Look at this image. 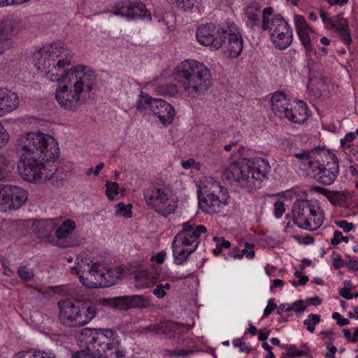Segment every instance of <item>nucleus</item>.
Returning <instances> with one entry per match:
<instances>
[{
  "mask_svg": "<svg viewBox=\"0 0 358 358\" xmlns=\"http://www.w3.org/2000/svg\"><path fill=\"white\" fill-rule=\"evenodd\" d=\"M17 273H18L19 277L22 280H25V281L31 280L34 278L33 271L29 270L24 266H20L17 270Z\"/></svg>",
  "mask_w": 358,
  "mask_h": 358,
  "instance_id": "c03bdc74",
  "label": "nucleus"
},
{
  "mask_svg": "<svg viewBox=\"0 0 358 358\" xmlns=\"http://www.w3.org/2000/svg\"><path fill=\"white\" fill-rule=\"evenodd\" d=\"M45 162L48 161L40 156H20L17 164V171L21 178L29 182L43 183L54 174L52 166Z\"/></svg>",
  "mask_w": 358,
  "mask_h": 358,
  "instance_id": "9b49d317",
  "label": "nucleus"
},
{
  "mask_svg": "<svg viewBox=\"0 0 358 358\" xmlns=\"http://www.w3.org/2000/svg\"><path fill=\"white\" fill-rule=\"evenodd\" d=\"M27 192L10 185H0V210L6 212L21 207L27 200Z\"/></svg>",
  "mask_w": 358,
  "mask_h": 358,
  "instance_id": "dca6fc26",
  "label": "nucleus"
},
{
  "mask_svg": "<svg viewBox=\"0 0 358 358\" xmlns=\"http://www.w3.org/2000/svg\"><path fill=\"white\" fill-rule=\"evenodd\" d=\"M34 65L46 79L57 83L55 98L61 108L76 110L96 85L94 71L89 66L71 64L70 50L53 43L34 52Z\"/></svg>",
  "mask_w": 358,
  "mask_h": 358,
  "instance_id": "f257e3e1",
  "label": "nucleus"
},
{
  "mask_svg": "<svg viewBox=\"0 0 358 358\" xmlns=\"http://www.w3.org/2000/svg\"><path fill=\"white\" fill-rule=\"evenodd\" d=\"M287 115V116H285L284 118L296 124H302L308 118L307 106L302 101L294 102V105H292Z\"/></svg>",
  "mask_w": 358,
  "mask_h": 358,
  "instance_id": "c85d7f7f",
  "label": "nucleus"
},
{
  "mask_svg": "<svg viewBox=\"0 0 358 358\" xmlns=\"http://www.w3.org/2000/svg\"><path fill=\"white\" fill-rule=\"evenodd\" d=\"M294 222L308 231L318 229L323 224L324 215L317 201L300 199L292 206Z\"/></svg>",
  "mask_w": 358,
  "mask_h": 358,
  "instance_id": "6e6552de",
  "label": "nucleus"
},
{
  "mask_svg": "<svg viewBox=\"0 0 358 358\" xmlns=\"http://www.w3.org/2000/svg\"><path fill=\"white\" fill-rule=\"evenodd\" d=\"M224 42L223 52L229 58L236 59L240 56L243 48V39L239 28L233 22L224 25Z\"/></svg>",
  "mask_w": 358,
  "mask_h": 358,
  "instance_id": "f3484780",
  "label": "nucleus"
},
{
  "mask_svg": "<svg viewBox=\"0 0 358 358\" xmlns=\"http://www.w3.org/2000/svg\"><path fill=\"white\" fill-rule=\"evenodd\" d=\"M332 265L336 269H339L345 266V262L341 258L340 255H337L332 259Z\"/></svg>",
  "mask_w": 358,
  "mask_h": 358,
  "instance_id": "bf43d9fd",
  "label": "nucleus"
},
{
  "mask_svg": "<svg viewBox=\"0 0 358 358\" xmlns=\"http://www.w3.org/2000/svg\"><path fill=\"white\" fill-rule=\"evenodd\" d=\"M94 341L98 343L97 353L90 355L84 351L73 355V358H124V351L118 348L119 336L110 329H94Z\"/></svg>",
  "mask_w": 358,
  "mask_h": 358,
  "instance_id": "1a4fd4ad",
  "label": "nucleus"
},
{
  "mask_svg": "<svg viewBox=\"0 0 358 358\" xmlns=\"http://www.w3.org/2000/svg\"><path fill=\"white\" fill-rule=\"evenodd\" d=\"M169 283L158 284L156 288L152 290L153 294L158 299H163L166 295V291L171 289Z\"/></svg>",
  "mask_w": 358,
  "mask_h": 358,
  "instance_id": "ea45409f",
  "label": "nucleus"
},
{
  "mask_svg": "<svg viewBox=\"0 0 358 358\" xmlns=\"http://www.w3.org/2000/svg\"><path fill=\"white\" fill-rule=\"evenodd\" d=\"M134 278L138 288L143 289L152 286L156 280V276L150 274L147 270H139L136 273Z\"/></svg>",
  "mask_w": 358,
  "mask_h": 358,
  "instance_id": "473e14b6",
  "label": "nucleus"
},
{
  "mask_svg": "<svg viewBox=\"0 0 358 358\" xmlns=\"http://www.w3.org/2000/svg\"><path fill=\"white\" fill-rule=\"evenodd\" d=\"M76 222L71 220H62L59 219V223L55 229V236L58 241L66 239L76 229Z\"/></svg>",
  "mask_w": 358,
  "mask_h": 358,
  "instance_id": "c756f323",
  "label": "nucleus"
},
{
  "mask_svg": "<svg viewBox=\"0 0 358 358\" xmlns=\"http://www.w3.org/2000/svg\"><path fill=\"white\" fill-rule=\"evenodd\" d=\"M181 166L185 169H188L191 167H193L195 169L199 170V169H200V167H201L200 163L198 162H196L192 158H189L187 160H182L181 162Z\"/></svg>",
  "mask_w": 358,
  "mask_h": 358,
  "instance_id": "09e8293b",
  "label": "nucleus"
},
{
  "mask_svg": "<svg viewBox=\"0 0 358 358\" xmlns=\"http://www.w3.org/2000/svg\"><path fill=\"white\" fill-rule=\"evenodd\" d=\"M199 209L209 215L220 213L228 206L227 189L210 177L201 178L196 186Z\"/></svg>",
  "mask_w": 358,
  "mask_h": 358,
  "instance_id": "20e7f679",
  "label": "nucleus"
},
{
  "mask_svg": "<svg viewBox=\"0 0 358 358\" xmlns=\"http://www.w3.org/2000/svg\"><path fill=\"white\" fill-rule=\"evenodd\" d=\"M213 240L215 241L216 245L218 247L217 254H220L222 248H228L231 245L230 242L225 240L222 237L215 236Z\"/></svg>",
  "mask_w": 358,
  "mask_h": 358,
  "instance_id": "3c124183",
  "label": "nucleus"
},
{
  "mask_svg": "<svg viewBox=\"0 0 358 358\" xmlns=\"http://www.w3.org/2000/svg\"><path fill=\"white\" fill-rule=\"evenodd\" d=\"M282 348L287 350L285 356L288 358L305 355L304 351L299 350L295 345H282Z\"/></svg>",
  "mask_w": 358,
  "mask_h": 358,
  "instance_id": "79ce46f5",
  "label": "nucleus"
},
{
  "mask_svg": "<svg viewBox=\"0 0 358 358\" xmlns=\"http://www.w3.org/2000/svg\"><path fill=\"white\" fill-rule=\"evenodd\" d=\"M194 351L191 350H173L170 352V355L173 356H187L192 354Z\"/></svg>",
  "mask_w": 358,
  "mask_h": 358,
  "instance_id": "0e129e2a",
  "label": "nucleus"
},
{
  "mask_svg": "<svg viewBox=\"0 0 358 358\" xmlns=\"http://www.w3.org/2000/svg\"><path fill=\"white\" fill-rule=\"evenodd\" d=\"M254 245L248 243H245V248L241 250V253L233 252L232 257L234 259H241L243 256H245L249 259H252L255 257V251L253 250Z\"/></svg>",
  "mask_w": 358,
  "mask_h": 358,
  "instance_id": "c9c22d12",
  "label": "nucleus"
},
{
  "mask_svg": "<svg viewBox=\"0 0 358 358\" xmlns=\"http://www.w3.org/2000/svg\"><path fill=\"white\" fill-rule=\"evenodd\" d=\"M58 319L68 327H81L89 324L97 315L96 305L90 300H61L57 303Z\"/></svg>",
  "mask_w": 358,
  "mask_h": 358,
  "instance_id": "39448f33",
  "label": "nucleus"
},
{
  "mask_svg": "<svg viewBox=\"0 0 358 358\" xmlns=\"http://www.w3.org/2000/svg\"><path fill=\"white\" fill-rule=\"evenodd\" d=\"M249 173V189H252L268 178L271 167L267 159L263 157H251L247 159Z\"/></svg>",
  "mask_w": 358,
  "mask_h": 358,
  "instance_id": "aec40b11",
  "label": "nucleus"
},
{
  "mask_svg": "<svg viewBox=\"0 0 358 358\" xmlns=\"http://www.w3.org/2000/svg\"><path fill=\"white\" fill-rule=\"evenodd\" d=\"M321 321L320 316L317 314H310L307 318L303 321L304 325L308 331L313 333L315 329L316 324H319Z\"/></svg>",
  "mask_w": 358,
  "mask_h": 358,
  "instance_id": "e433bc0d",
  "label": "nucleus"
},
{
  "mask_svg": "<svg viewBox=\"0 0 358 358\" xmlns=\"http://www.w3.org/2000/svg\"><path fill=\"white\" fill-rule=\"evenodd\" d=\"M137 108L143 115H152L164 127L171 125L175 119L176 111L169 102L162 99L152 98L141 92L137 102Z\"/></svg>",
  "mask_w": 358,
  "mask_h": 358,
  "instance_id": "f8f14e48",
  "label": "nucleus"
},
{
  "mask_svg": "<svg viewBox=\"0 0 358 358\" xmlns=\"http://www.w3.org/2000/svg\"><path fill=\"white\" fill-rule=\"evenodd\" d=\"M115 217H123L124 218H130L132 216V205L130 203L125 204L123 202H119L115 206Z\"/></svg>",
  "mask_w": 358,
  "mask_h": 358,
  "instance_id": "72a5a7b5",
  "label": "nucleus"
},
{
  "mask_svg": "<svg viewBox=\"0 0 358 358\" xmlns=\"http://www.w3.org/2000/svg\"><path fill=\"white\" fill-rule=\"evenodd\" d=\"M332 318L336 321L338 325L342 327L348 325L350 324V320L347 318H344L339 313H333Z\"/></svg>",
  "mask_w": 358,
  "mask_h": 358,
  "instance_id": "5fc2aeb1",
  "label": "nucleus"
},
{
  "mask_svg": "<svg viewBox=\"0 0 358 358\" xmlns=\"http://www.w3.org/2000/svg\"><path fill=\"white\" fill-rule=\"evenodd\" d=\"M245 14L252 24L259 20V8L257 4H250L245 8Z\"/></svg>",
  "mask_w": 358,
  "mask_h": 358,
  "instance_id": "f704fd0d",
  "label": "nucleus"
},
{
  "mask_svg": "<svg viewBox=\"0 0 358 358\" xmlns=\"http://www.w3.org/2000/svg\"><path fill=\"white\" fill-rule=\"evenodd\" d=\"M222 173L226 179L236 181L243 187L249 189L247 159H245L242 163L233 161L228 164L224 166Z\"/></svg>",
  "mask_w": 358,
  "mask_h": 358,
  "instance_id": "4be33fe9",
  "label": "nucleus"
},
{
  "mask_svg": "<svg viewBox=\"0 0 358 358\" xmlns=\"http://www.w3.org/2000/svg\"><path fill=\"white\" fill-rule=\"evenodd\" d=\"M335 224L338 227L342 229L345 233L350 232L355 227V226L352 223H350L344 220L336 221Z\"/></svg>",
  "mask_w": 358,
  "mask_h": 358,
  "instance_id": "603ef678",
  "label": "nucleus"
},
{
  "mask_svg": "<svg viewBox=\"0 0 358 358\" xmlns=\"http://www.w3.org/2000/svg\"><path fill=\"white\" fill-rule=\"evenodd\" d=\"M270 334V331L267 329H261L258 331V339L259 341H265L268 338Z\"/></svg>",
  "mask_w": 358,
  "mask_h": 358,
  "instance_id": "69168bd1",
  "label": "nucleus"
},
{
  "mask_svg": "<svg viewBox=\"0 0 358 358\" xmlns=\"http://www.w3.org/2000/svg\"><path fill=\"white\" fill-rule=\"evenodd\" d=\"M345 266L349 270L357 271H358V259H349L345 262Z\"/></svg>",
  "mask_w": 358,
  "mask_h": 358,
  "instance_id": "052dcab7",
  "label": "nucleus"
},
{
  "mask_svg": "<svg viewBox=\"0 0 358 358\" xmlns=\"http://www.w3.org/2000/svg\"><path fill=\"white\" fill-rule=\"evenodd\" d=\"M224 25L217 29L212 23L200 25L196 31V41L212 51L220 49L224 42Z\"/></svg>",
  "mask_w": 358,
  "mask_h": 358,
  "instance_id": "2eb2a0df",
  "label": "nucleus"
},
{
  "mask_svg": "<svg viewBox=\"0 0 358 358\" xmlns=\"http://www.w3.org/2000/svg\"><path fill=\"white\" fill-rule=\"evenodd\" d=\"M296 164L306 176L329 185L332 184L339 173V162L336 155L325 147L310 150H301L294 154Z\"/></svg>",
  "mask_w": 358,
  "mask_h": 358,
  "instance_id": "f03ea898",
  "label": "nucleus"
},
{
  "mask_svg": "<svg viewBox=\"0 0 358 358\" xmlns=\"http://www.w3.org/2000/svg\"><path fill=\"white\" fill-rule=\"evenodd\" d=\"M113 13L115 15L131 20H151V14L148 11L145 5L138 0H126L118 2L113 8Z\"/></svg>",
  "mask_w": 358,
  "mask_h": 358,
  "instance_id": "6ab92c4d",
  "label": "nucleus"
},
{
  "mask_svg": "<svg viewBox=\"0 0 358 358\" xmlns=\"http://www.w3.org/2000/svg\"><path fill=\"white\" fill-rule=\"evenodd\" d=\"M232 344L235 348H238L241 352L249 353L250 348L241 338H236L232 341Z\"/></svg>",
  "mask_w": 358,
  "mask_h": 358,
  "instance_id": "de8ad7c7",
  "label": "nucleus"
},
{
  "mask_svg": "<svg viewBox=\"0 0 358 358\" xmlns=\"http://www.w3.org/2000/svg\"><path fill=\"white\" fill-rule=\"evenodd\" d=\"M284 285V281L280 279L273 280L270 285V290L274 292L275 287H282Z\"/></svg>",
  "mask_w": 358,
  "mask_h": 358,
  "instance_id": "338daca9",
  "label": "nucleus"
},
{
  "mask_svg": "<svg viewBox=\"0 0 358 358\" xmlns=\"http://www.w3.org/2000/svg\"><path fill=\"white\" fill-rule=\"evenodd\" d=\"M147 206L158 215L167 217L174 214L178 207V199L171 191L155 185L143 190Z\"/></svg>",
  "mask_w": 358,
  "mask_h": 358,
  "instance_id": "9d476101",
  "label": "nucleus"
},
{
  "mask_svg": "<svg viewBox=\"0 0 358 358\" xmlns=\"http://www.w3.org/2000/svg\"><path fill=\"white\" fill-rule=\"evenodd\" d=\"M294 24L298 37L305 50L306 54L310 57L316 54L315 43L319 34L311 28L305 17L301 15H295Z\"/></svg>",
  "mask_w": 358,
  "mask_h": 358,
  "instance_id": "a211bd4d",
  "label": "nucleus"
},
{
  "mask_svg": "<svg viewBox=\"0 0 358 358\" xmlns=\"http://www.w3.org/2000/svg\"><path fill=\"white\" fill-rule=\"evenodd\" d=\"M150 297L143 295H131L117 297L114 299V305L118 308H147L151 306Z\"/></svg>",
  "mask_w": 358,
  "mask_h": 358,
  "instance_id": "b1692460",
  "label": "nucleus"
},
{
  "mask_svg": "<svg viewBox=\"0 0 358 358\" xmlns=\"http://www.w3.org/2000/svg\"><path fill=\"white\" fill-rule=\"evenodd\" d=\"M292 311V304L282 303L277 308V313L282 315L285 312Z\"/></svg>",
  "mask_w": 358,
  "mask_h": 358,
  "instance_id": "e2e57ef3",
  "label": "nucleus"
},
{
  "mask_svg": "<svg viewBox=\"0 0 358 358\" xmlns=\"http://www.w3.org/2000/svg\"><path fill=\"white\" fill-rule=\"evenodd\" d=\"M19 31V24L15 20L8 17L0 19V54L13 48V38Z\"/></svg>",
  "mask_w": 358,
  "mask_h": 358,
  "instance_id": "412c9836",
  "label": "nucleus"
},
{
  "mask_svg": "<svg viewBox=\"0 0 358 358\" xmlns=\"http://www.w3.org/2000/svg\"><path fill=\"white\" fill-rule=\"evenodd\" d=\"M69 271L78 276L84 287L90 289L99 287L96 262H90L86 257L77 256L75 265L69 266Z\"/></svg>",
  "mask_w": 358,
  "mask_h": 358,
  "instance_id": "4468645a",
  "label": "nucleus"
},
{
  "mask_svg": "<svg viewBox=\"0 0 358 358\" xmlns=\"http://www.w3.org/2000/svg\"><path fill=\"white\" fill-rule=\"evenodd\" d=\"M358 136V129L354 132L347 133L343 138H341L340 143L343 148H350V143Z\"/></svg>",
  "mask_w": 358,
  "mask_h": 358,
  "instance_id": "a19ab883",
  "label": "nucleus"
},
{
  "mask_svg": "<svg viewBox=\"0 0 358 358\" xmlns=\"http://www.w3.org/2000/svg\"><path fill=\"white\" fill-rule=\"evenodd\" d=\"M206 231V227L196 224L194 219L183 222L181 230L176 235L171 245L174 263L178 265L184 264L198 248L201 235Z\"/></svg>",
  "mask_w": 358,
  "mask_h": 358,
  "instance_id": "423d86ee",
  "label": "nucleus"
},
{
  "mask_svg": "<svg viewBox=\"0 0 358 358\" xmlns=\"http://www.w3.org/2000/svg\"><path fill=\"white\" fill-rule=\"evenodd\" d=\"M166 257V252L165 251H161L155 255H152L150 260L158 264H162L164 262Z\"/></svg>",
  "mask_w": 358,
  "mask_h": 358,
  "instance_id": "4d7b16f0",
  "label": "nucleus"
},
{
  "mask_svg": "<svg viewBox=\"0 0 358 358\" xmlns=\"http://www.w3.org/2000/svg\"><path fill=\"white\" fill-rule=\"evenodd\" d=\"M292 304V311L296 313H303L307 308L305 302L303 300L295 301Z\"/></svg>",
  "mask_w": 358,
  "mask_h": 358,
  "instance_id": "864d4df0",
  "label": "nucleus"
},
{
  "mask_svg": "<svg viewBox=\"0 0 358 358\" xmlns=\"http://www.w3.org/2000/svg\"><path fill=\"white\" fill-rule=\"evenodd\" d=\"M343 284L345 287L341 288L339 290V294L343 298L347 300H350L352 299V294L351 293V288L350 287L351 285V282L349 280H345L344 281Z\"/></svg>",
  "mask_w": 358,
  "mask_h": 358,
  "instance_id": "49530a36",
  "label": "nucleus"
},
{
  "mask_svg": "<svg viewBox=\"0 0 358 358\" xmlns=\"http://www.w3.org/2000/svg\"><path fill=\"white\" fill-rule=\"evenodd\" d=\"M150 85L159 95L174 96L178 93V87L175 84H166L162 78L155 79Z\"/></svg>",
  "mask_w": 358,
  "mask_h": 358,
  "instance_id": "7c9ffc66",
  "label": "nucleus"
},
{
  "mask_svg": "<svg viewBox=\"0 0 358 358\" xmlns=\"http://www.w3.org/2000/svg\"><path fill=\"white\" fill-rule=\"evenodd\" d=\"M13 358H55L54 354L39 349L30 348L16 352Z\"/></svg>",
  "mask_w": 358,
  "mask_h": 358,
  "instance_id": "2f4dec72",
  "label": "nucleus"
},
{
  "mask_svg": "<svg viewBox=\"0 0 358 358\" xmlns=\"http://www.w3.org/2000/svg\"><path fill=\"white\" fill-rule=\"evenodd\" d=\"M59 223V218L37 220L33 222L32 229L34 232L40 237L49 238Z\"/></svg>",
  "mask_w": 358,
  "mask_h": 358,
  "instance_id": "bb28decb",
  "label": "nucleus"
},
{
  "mask_svg": "<svg viewBox=\"0 0 358 358\" xmlns=\"http://www.w3.org/2000/svg\"><path fill=\"white\" fill-rule=\"evenodd\" d=\"M106 194L107 198L113 201L115 199V196L119 192V185L116 182L106 181Z\"/></svg>",
  "mask_w": 358,
  "mask_h": 358,
  "instance_id": "4c0bfd02",
  "label": "nucleus"
},
{
  "mask_svg": "<svg viewBox=\"0 0 358 358\" xmlns=\"http://www.w3.org/2000/svg\"><path fill=\"white\" fill-rule=\"evenodd\" d=\"M334 29L338 37L347 46L352 43L351 33L349 28V23L347 19L343 17V13H339L332 17L329 29Z\"/></svg>",
  "mask_w": 358,
  "mask_h": 358,
  "instance_id": "a878e982",
  "label": "nucleus"
},
{
  "mask_svg": "<svg viewBox=\"0 0 358 358\" xmlns=\"http://www.w3.org/2000/svg\"><path fill=\"white\" fill-rule=\"evenodd\" d=\"M20 99L17 93L6 87H0V117L17 108Z\"/></svg>",
  "mask_w": 358,
  "mask_h": 358,
  "instance_id": "393cba45",
  "label": "nucleus"
},
{
  "mask_svg": "<svg viewBox=\"0 0 358 358\" xmlns=\"http://www.w3.org/2000/svg\"><path fill=\"white\" fill-rule=\"evenodd\" d=\"M171 76L192 96L204 94L212 85L210 70L205 64L196 59H187L179 62Z\"/></svg>",
  "mask_w": 358,
  "mask_h": 358,
  "instance_id": "7ed1b4c3",
  "label": "nucleus"
},
{
  "mask_svg": "<svg viewBox=\"0 0 358 358\" xmlns=\"http://www.w3.org/2000/svg\"><path fill=\"white\" fill-rule=\"evenodd\" d=\"M285 204L281 201H278L274 203V215L275 218L279 219L285 213Z\"/></svg>",
  "mask_w": 358,
  "mask_h": 358,
  "instance_id": "8fccbe9b",
  "label": "nucleus"
},
{
  "mask_svg": "<svg viewBox=\"0 0 358 358\" xmlns=\"http://www.w3.org/2000/svg\"><path fill=\"white\" fill-rule=\"evenodd\" d=\"M277 308V305L274 302V300L273 299H270L267 301V305L266 308L264 310V316L267 317L275 309Z\"/></svg>",
  "mask_w": 358,
  "mask_h": 358,
  "instance_id": "6e6d98bb",
  "label": "nucleus"
},
{
  "mask_svg": "<svg viewBox=\"0 0 358 358\" xmlns=\"http://www.w3.org/2000/svg\"><path fill=\"white\" fill-rule=\"evenodd\" d=\"M10 138L9 133L0 122V150L8 143Z\"/></svg>",
  "mask_w": 358,
  "mask_h": 358,
  "instance_id": "37998d69",
  "label": "nucleus"
},
{
  "mask_svg": "<svg viewBox=\"0 0 358 358\" xmlns=\"http://www.w3.org/2000/svg\"><path fill=\"white\" fill-rule=\"evenodd\" d=\"M202 0H175L176 6L184 10H191L198 6Z\"/></svg>",
  "mask_w": 358,
  "mask_h": 358,
  "instance_id": "58836bf2",
  "label": "nucleus"
},
{
  "mask_svg": "<svg viewBox=\"0 0 358 358\" xmlns=\"http://www.w3.org/2000/svg\"><path fill=\"white\" fill-rule=\"evenodd\" d=\"M348 237L344 236L341 231L336 230L330 242L332 245L336 246L342 242L348 243Z\"/></svg>",
  "mask_w": 358,
  "mask_h": 358,
  "instance_id": "a18cd8bd",
  "label": "nucleus"
},
{
  "mask_svg": "<svg viewBox=\"0 0 358 358\" xmlns=\"http://www.w3.org/2000/svg\"><path fill=\"white\" fill-rule=\"evenodd\" d=\"M320 17L322 20L324 27L327 29H329V26L331 23L332 17H329L328 13L324 10H321L320 13Z\"/></svg>",
  "mask_w": 358,
  "mask_h": 358,
  "instance_id": "13d9d810",
  "label": "nucleus"
},
{
  "mask_svg": "<svg viewBox=\"0 0 358 358\" xmlns=\"http://www.w3.org/2000/svg\"><path fill=\"white\" fill-rule=\"evenodd\" d=\"M17 146L20 156H40L47 161H54L59 155L58 142L49 134L38 132L24 134L19 138Z\"/></svg>",
  "mask_w": 358,
  "mask_h": 358,
  "instance_id": "0eeeda50",
  "label": "nucleus"
},
{
  "mask_svg": "<svg viewBox=\"0 0 358 358\" xmlns=\"http://www.w3.org/2000/svg\"><path fill=\"white\" fill-rule=\"evenodd\" d=\"M262 29L268 31L269 38L274 47L278 50H285L292 42V30L287 22L280 15L271 17V22L264 20Z\"/></svg>",
  "mask_w": 358,
  "mask_h": 358,
  "instance_id": "ddd939ff",
  "label": "nucleus"
},
{
  "mask_svg": "<svg viewBox=\"0 0 358 358\" xmlns=\"http://www.w3.org/2000/svg\"><path fill=\"white\" fill-rule=\"evenodd\" d=\"M291 106V100L285 94L275 92L272 95V110L280 118L287 116V113Z\"/></svg>",
  "mask_w": 358,
  "mask_h": 358,
  "instance_id": "cd10ccee",
  "label": "nucleus"
},
{
  "mask_svg": "<svg viewBox=\"0 0 358 358\" xmlns=\"http://www.w3.org/2000/svg\"><path fill=\"white\" fill-rule=\"evenodd\" d=\"M327 349L329 350V352L326 354L327 358H334V355L337 351V348L331 345H327Z\"/></svg>",
  "mask_w": 358,
  "mask_h": 358,
  "instance_id": "774afa93",
  "label": "nucleus"
},
{
  "mask_svg": "<svg viewBox=\"0 0 358 358\" xmlns=\"http://www.w3.org/2000/svg\"><path fill=\"white\" fill-rule=\"evenodd\" d=\"M272 13H273V9L270 7H267L264 9L263 13H262V25L263 24L264 20L267 21L268 24L271 22V18L269 19L268 16L271 15Z\"/></svg>",
  "mask_w": 358,
  "mask_h": 358,
  "instance_id": "680f3d73",
  "label": "nucleus"
},
{
  "mask_svg": "<svg viewBox=\"0 0 358 358\" xmlns=\"http://www.w3.org/2000/svg\"><path fill=\"white\" fill-rule=\"evenodd\" d=\"M99 287H107L116 284L122 277L120 267L110 266L106 264L97 263Z\"/></svg>",
  "mask_w": 358,
  "mask_h": 358,
  "instance_id": "5701e85b",
  "label": "nucleus"
}]
</instances>
